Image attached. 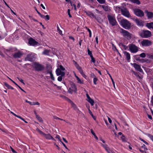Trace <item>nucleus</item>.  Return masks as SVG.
<instances>
[{"mask_svg": "<svg viewBox=\"0 0 153 153\" xmlns=\"http://www.w3.org/2000/svg\"><path fill=\"white\" fill-rule=\"evenodd\" d=\"M91 61L93 63H95V60L93 56H91Z\"/></svg>", "mask_w": 153, "mask_h": 153, "instance_id": "45", "label": "nucleus"}, {"mask_svg": "<svg viewBox=\"0 0 153 153\" xmlns=\"http://www.w3.org/2000/svg\"><path fill=\"white\" fill-rule=\"evenodd\" d=\"M86 97L87 98V99H88L87 100H88V99H90V98H90V96H89V95L88 94V93H86Z\"/></svg>", "mask_w": 153, "mask_h": 153, "instance_id": "61", "label": "nucleus"}, {"mask_svg": "<svg viewBox=\"0 0 153 153\" xmlns=\"http://www.w3.org/2000/svg\"><path fill=\"white\" fill-rule=\"evenodd\" d=\"M57 30L58 31L59 33L61 35H62V31L59 29V27H58V25L57 26Z\"/></svg>", "mask_w": 153, "mask_h": 153, "instance_id": "38", "label": "nucleus"}, {"mask_svg": "<svg viewBox=\"0 0 153 153\" xmlns=\"http://www.w3.org/2000/svg\"><path fill=\"white\" fill-rule=\"evenodd\" d=\"M142 46H149L152 45V42L149 40L144 39L141 42Z\"/></svg>", "mask_w": 153, "mask_h": 153, "instance_id": "10", "label": "nucleus"}, {"mask_svg": "<svg viewBox=\"0 0 153 153\" xmlns=\"http://www.w3.org/2000/svg\"><path fill=\"white\" fill-rule=\"evenodd\" d=\"M65 75V73L64 72H63L62 73V75L61 76H59L58 78V80L59 81L61 82L62 81V76H64Z\"/></svg>", "mask_w": 153, "mask_h": 153, "instance_id": "24", "label": "nucleus"}, {"mask_svg": "<svg viewBox=\"0 0 153 153\" xmlns=\"http://www.w3.org/2000/svg\"><path fill=\"white\" fill-rule=\"evenodd\" d=\"M120 23L121 26L126 29H128L131 28V24L127 20L125 19H122L120 22Z\"/></svg>", "mask_w": 153, "mask_h": 153, "instance_id": "1", "label": "nucleus"}, {"mask_svg": "<svg viewBox=\"0 0 153 153\" xmlns=\"http://www.w3.org/2000/svg\"><path fill=\"white\" fill-rule=\"evenodd\" d=\"M102 146L105 149V150L108 153H111V151L110 150L108 146V145L106 144H101Z\"/></svg>", "mask_w": 153, "mask_h": 153, "instance_id": "18", "label": "nucleus"}, {"mask_svg": "<svg viewBox=\"0 0 153 153\" xmlns=\"http://www.w3.org/2000/svg\"><path fill=\"white\" fill-rule=\"evenodd\" d=\"M10 148L12 152L14 153H17L11 146H10Z\"/></svg>", "mask_w": 153, "mask_h": 153, "instance_id": "55", "label": "nucleus"}, {"mask_svg": "<svg viewBox=\"0 0 153 153\" xmlns=\"http://www.w3.org/2000/svg\"><path fill=\"white\" fill-rule=\"evenodd\" d=\"M50 76H51V79H52L53 80H54V78L53 76V74H52V73H50Z\"/></svg>", "mask_w": 153, "mask_h": 153, "instance_id": "47", "label": "nucleus"}, {"mask_svg": "<svg viewBox=\"0 0 153 153\" xmlns=\"http://www.w3.org/2000/svg\"><path fill=\"white\" fill-rule=\"evenodd\" d=\"M34 66L35 70L37 71H41L44 68L43 65L36 62L34 63Z\"/></svg>", "mask_w": 153, "mask_h": 153, "instance_id": "7", "label": "nucleus"}, {"mask_svg": "<svg viewBox=\"0 0 153 153\" xmlns=\"http://www.w3.org/2000/svg\"><path fill=\"white\" fill-rule=\"evenodd\" d=\"M140 36L144 38H147L151 36L152 33L151 32L148 30H143L140 34Z\"/></svg>", "mask_w": 153, "mask_h": 153, "instance_id": "3", "label": "nucleus"}, {"mask_svg": "<svg viewBox=\"0 0 153 153\" xmlns=\"http://www.w3.org/2000/svg\"><path fill=\"white\" fill-rule=\"evenodd\" d=\"M50 51L48 50H45L43 52V53L44 54L48 55Z\"/></svg>", "mask_w": 153, "mask_h": 153, "instance_id": "31", "label": "nucleus"}, {"mask_svg": "<svg viewBox=\"0 0 153 153\" xmlns=\"http://www.w3.org/2000/svg\"><path fill=\"white\" fill-rule=\"evenodd\" d=\"M146 26L149 28H153V22H151L150 23H147Z\"/></svg>", "mask_w": 153, "mask_h": 153, "instance_id": "22", "label": "nucleus"}, {"mask_svg": "<svg viewBox=\"0 0 153 153\" xmlns=\"http://www.w3.org/2000/svg\"><path fill=\"white\" fill-rule=\"evenodd\" d=\"M145 13L146 14L148 19L151 18L153 17V13L151 12H149L147 10L145 11Z\"/></svg>", "mask_w": 153, "mask_h": 153, "instance_id": "19", "label": "nucleus"}, {"mask_svg": "<svg viewBox=\"0 0 153 153\" xmlns=\"http://www.w3.org/2000/svg\"><path fill=\"white\" fill-rule=\"evenodd\" d=\"M121 12L122 15L127 18L131 17L128 10L126 7H123L121 9Z\"/></svg>", "mask_w": 153, "mask_h": 153, "instance_id": "4", "label": "nucleus"}, {"mask_svg": "<svg viewBox=\"0 0 153 153\" xmlns=\"http://www.w3.org/2000/svg\"><path fill=\"white\" fill-rule=\"evenodd\" d=\"M66 99H67V101L71 103V104L73 103V102L70 99L68 98L67 97L66 98Z\"/></svg>", "mask_w": 153, "mask_h": 153, "instance_id": "57", "label": "nucleus"}, {"mask_svg": "<svg viewBox=\"0 0 153 153\" xmlns=\"http://www.w3.org/2000/svg\"><path fill=\"white\" fill-rule=\"evenodd\" d=\"M75 66L79 71L82 69L78 65H76Z\"/></svg>", "mask_w": 153, "mask_h": 153, "instance_id": "39", "label": "nucleus"}, {"mask_svg": "<svg viewBox=\"0 0 153 153\" xmlns=\"http://www.w3.org/2000/svg\"><path fill=\"white\" fill-rule=\"evenodd\" d=\"M88 54L90 56V57L91 56H93L92 53V52L91 51H90L89 49H88Z\"/></svg>", "mask_w": 153, "mask_h": 153, "instance_id": "46", "label": "nucleus"}, {"mask_svg": "<svg viewBox=\"0 0 153 153\" xmlns=\"http://www.w3.org/2000/svg\"><path fill=\"white\" fill-rule=\"evenodd\" d=\"M100 7H102L103 10L106 12H109L111 10L110 7L108 5H100Z\"/></svg>", "mask_w": 153, "mask_h": 153, "instance_id": "15", "label": "nucleus"}, {"mask_svg": "<svg viewBox=\"0 0 153 153\" xmlns=\"http://www.w3.org/2000/svg\"><path fill=\"white\" fill-rule=\"evenodd\" d=\"M56 138H57L59 140L60 142L61 141V140L60 138V136L58 135H56L55 137Z\"/></svg>", "mask_w": 153, "mask_h": 153, "instance_id": "50", "label": "nucleus"}, {"mask_svg": "<svg viewBox=\"0 0 153 153\" xmlns=\"http://www.w3.org/2000/svg\"><path fill=\"white\" fill-rule=\"evenodd\" d=\"M63 72H62L61 70L59 68H57L56 70V73L57 76L61 75L62 73Z\"/></svg>", "mask_w": 153, "mask_h": 153, "instance_id": "23", "label": "nucleus"}, {"mask_svg": "<svg viewBox=\"0 0 153 153\" xmlns=\"http://www.w3.org/2000/svg\"><path fill=\"white\" fill-rule=\"evenodd\" d=\"M132 2L136 3L137 4H140V1L139 0H130Z\"/></svg>", "mask_w": 153, "mask_h": 153, "instance_id": "28", "label": "nucleus"}, {"mask_svg": "<svg viewBox=\"0 0 153 153\" xmlns=\"http://www.w3.org/2000/svg\"><path fill=\"white\" fill-rule=\"evenodd\" d=\"M39 16H40L42 18H43V19H44L45 18V16L44 15H42V14H40L39 15Z\"/></svg>", "mask_w": 153, "mask_h": 153, "instance_id": "62", "label": "nucleus"}, {"mask_svg": "<svg viewBox=\"0 0 153 153\" xmlns=\"http://www.w3.org/2000/svg\"><path fill=\"white\" fill-rule=\"evenodd\" d=\"M45 19L46 21L49 20L50 19L49 16L48 15L45 16Z\"/></svg>", "mask_w": 153, "mask_h": 153, "instance_id": "41", "label": "nucleus"}, {"mask_svg": "<svg viewBox=\"0 0 153 153\" xmlns=\"http://www.w3.org/2000/svg\"><path fill=\"white\" fill-rule=\"evenodd\" d=\"M141 147L142 148H144L145 150H147V149L146 147V146L144 144H143L142 146Z\"/></svg>", "mask_w": 153, "mask_h": 153, "instance_id": "59", "label": "nucleus"}, {"mask_svg": "<svg viewBox=\"0 0 153 153\" xmlns=\"http://www.w3.org/2000/svg\"><path fill=\"white\" fill-rule=\"evenodd\" d=\"M123 53L125 56H126V58L127 60L129 61L130 59V54L126 51L123 52Z\"/></svg>", "mask_w": 153, "mask_h": 153, "instance_id": "20", "label": "nucleus"}, {"mask_svg": "<svg viewBox=\"0 0 153 153\" xmlns=\"http://www.w3.org/2000/svg\"><path fill=\"white\" fill-rule=\"evenodd\" d=\"M121 138L123 142H126V141L125 137L123 135H122V136L121 137Z\"/></svg>", "mask_w": 153, "mask_h": 153, "instance_id": "35", "label": "nucleus"}, {"mask_svg": "<svg viewBox=\"0 0 153 153\" xmlns=\"http://www.w3.org/2000/svg\"><path fill=\"white\" fill-rule=\"evenodd\" d=\"M151 102L152 105H153V96L151 98Z\"/></svg>", "mask_w": 153, "mask_h": 153, "instance_id": "64", "label": "nucleus"}, {"mask_svg": "<svg viewBox=\"0 0 153 153\" xmlns=\"http://www.w3.org/2000/svg\"><path fill=\"white\" fill-rule=\"evenodd\" d=\"M11 114H12L14 116H15V117H18V118H19V117H20V116H19V115H17L16 114H15V113H14L13 112H12V111H11Z\"/></svg>", "mask_w": 153, "mask_h": 153, "instance_id": "53", "label": "nucleus"}, {"mask_svg": "<svg viewBox=\"0 0 153 153\" xmlns=\"http://www.w3.org/2000/svg\"><path fill=\"white\" fill-rule=\"evenodd\" d=\"M140 55L141 57L142 58H144L146 56V54L144 53H142L140 54Z\"/></svg>", "mask_w": 153, "mask_h": 153, "instance_id": "44", "label": "nucleus"}, {"mask_svg": "<svg viewBox=\"0 0 153 153\" xmlns=\"http://www.w3.org/2000/svg\"><path fill=\"white\" fill-rule=\"evenodd\" d=\"M85 12L86 13L87 16H90V17L92 16L93 18H96L95 16L91 12H87L86 11H85Z\"/></svg>", "mask_w": 153, "mask_h": 153, "instance_id": "21", "label": "nucleus"}, {"mask_svg": "<svg viewBox=\"0 0 153 153\" xmlns=\"http://www.w3.org/2000/svg\"><path fill=\"white\" fill-rule=\"evenodd\" d=\"M28 42L30 45L34 46L37 45L39 43L32 38H30Z\"/></svg>", "mask_w": 153, "mask_h": 153, "instance_id": "12", "label": "nucleus"}, {"mask_svg": "<svg viewBox=\"0 0 153 153\" xmlns=\"http://www.w3.org/2000/svg\"><path fill=\"white\" fill-rule=\"evenodd\" d=\"M91 133L94 136V137L97 140H98V138L97 137V136L95 134L93 130L92 129H91Z\"/></svg>", "mask_w": 153, "mask_h": 153, "instance_id": "29", "label": "nucleus"}, {"mask_svg": "<svg viewBox=\"0 0 153 153\" xmlns=\"http://www.w3.org/2000/svg\"><path fill=\"white\" fill-rule=\"evenodd\" d=\"M131 64L133 66L134 68L138 71L140 72H142L143 71V70L141 68L140 66L139 65L135 63Z\"/></svg>", "mask_w": 153, "mask_h": 153, "instance_id": "13", "label": "nucleus"}, {"mask_svg": "<svg viewBox=\"0 0 153 153\" xmlns=\"http://www.w3.org/2000/svg\"><path fill=\"white\" fill-rule=\"evenodd\" d=\"M52 67L51 66L47 67V73L50 74L52 73Z\"/></svg>", "mask_w": 153, "mask_h": 153, "instance_id": "25", "label": "nucleus"}, {"mask_svg": "<svg viewBox=\"0 0 153 153\" xmlns=\"http://www.w3.org/2000/svg\"><path fill=\"white\" fill-rule=\"evenodd\" d=\"M4 85L7 87L8 89H11L12 90L14 89V88L11 87V86L9 84H8L6 82L4 83Z\"/></svg>", "mask_w": 153, "mask_h": 153, "instance_id": "26", "label": "nucleus"}, {"mask_svg": "<svg viewBox=\"0 0 153 153\" xmlns=\"http://www.w3.org/2000/svg\"><path fill=\"white\" fill-rule=\"evenodd\" d=\"M43 136L46 139L48 140H55V139L50 134H45Z\"/></svg>", "mask_w": 153, "mask_h": 153, "instance_id": "16", "label": "nucleus"}, {"mask_svg": "<svg viewBox=\"0 0 153 153\" xmlns=\"http://www.w3.org/2000/svg\"><path fill=\"white\" fill-rule=\"evenodd\" d=\"M72 107L74 108V109L76 110L77 109V108L76 105L73 102L71 104Z\"/></svg>", "mask_w": 153, "mask_h": 153, "instance_id": "36", "label": "nucleus"}, {"mask_svg": "<svg viewBox=\"0 0 153 153\" xmlns=\"http://www.w3.org/2000/svg\"><path fill=\"white\" fill-rule=\"evenodd\" d=\"M17 78L19 80V81L21 82L24 85H25V83L23 81V79H21L20 78H19L18 77H17Z\"/></svg>", "mask_w": 153, "mask_h": 153, "instance_id": "49", "label": "nucleus"}, {"mask_svg": "<svg viewBox=\"0 0 153 153\" xmlns=\"http://www.w3.org/2000/svg\"><path fill=\"white\" fill-rule=\"evenodd\" d=\"M87 30L88 31L89 34V37H91V30L88 28L87 29Z\"/></svg>", "mask_w": 153, "mask_h": 153, "instance_id": "52", "label": "nucleus"}, {"mask_svg": "<svg viewBox=\"0 0 153 153\" xmlns=\"http://www.w3.org/2000/svg\"><path fill=\"white\" fill-rule=\"evenodd\" d=\"M121 33L123 35L124 37L129 39L131 38V34L129 32L123 29H121Z\"/></svg>", "mask_w": 153, "mask_h": 153, "instance_id": "6", "label": "nucleus"}, {"mask_svg": "<svg viewBox=\"0 0 153 153\" xmlns=\"http://www.w3.org/2000/svg\"><path fill=\"white\" fill-rule=\"evenodd\" d=\"M87 101L91 104L92 106L94 105V101L93 99H91V98H90L89 99L87 100Z\"/></svg>", "mask_w": 153, "mask_h": 153, "instance_id": "27", "label": "nucleus"}, {"mask_svg": "<svg viewBox=\"0 0 153 153\" xmlns=\"http://www.w3.org/2000/svg\"><path fill=\"white\" fill-rule=\"evenodd\" d=\"M98 79L96 77H94L93 79V82L94 84L96 85V82L97 81Z\"/></svg>", "mask_w": 153, "mask_h": 153, "instance_id": "40", "label": "nucleus"}, {"mask_svg": "<svg viewBox=\"0 0 153 153\" xmlns=\"http://www.w3.org/2000/svg\"><path fill=\"white\" fill-rule=\"evenodd\" d=\"M34 53H30L27 55V56L25 58V60L26 61H32L33 59L34 58Z\"/></svg>", "mask_w": 153, "mask_h": 153, "instance_id": "11", "label": "nucleus"}, {"mask_svg": "<svg viewBox=\"0 0 153 153\" xmlns=\"http://www.w3.org/2000/svg\"><path fill=\"white\" fill-rule=\"evenodd\" d=\"M135 14L137 16L141 17L144 16L143 12L140 9H135L134 10Z\"/></svg>", "mask_w": 153, "mask_h": 153, "instance_id": "8", "label": "nucleus"}, {"mask_svg": "<svg viewBox=\"0 0 153 153\" xmlns=\"http://www.w3.org/2000/svg\"><path fill=\"white\" fill-rule=\"evenodd\" d=\"M148 137H149L153 141V136L151 135L150 134H148Z\"/></svg>", "mask_w": 153, "mask_h": 153, "instance_id": "48", "label": "nucleus"}, {"mask_svg": "<svg viewBox=\"0 0 153 153\" xmlns=\"http://www.w3.org/2000/svg\"><path fill=\"white\" fill-rule=\"evenodd\" d=\"M36 130L37 131H38L40 134L42 135L43 136L44 135V134H45L44 132H43L42 131L40 130L38 128L36 129Z\"/></svg>", "mask_w": 153, "mask_h": 153, "instance_id": "37", "label": "nucleus"}, {"mask_svg": "<svg viewBox=\"0 0 153 153\" xmlns=\"http://www.w3.org/2000/svg\"><path fill=\"white\" fill-rule=\"evenodd\" d=\"M36 118L38 119V120L40 122H42L43 120L42 118L39 116L38 115H36Z\"/></svg>", "mask_w": 153, "mask_h": 153, "instance_id": "30", "label": "nucleus"}, {"mask_svg": "<svg viewBox=\"0 0 153 153\" xmlns=\"http://www.w3.org/2000/svg\"><path fill=\"white\" fill-rule=\"evenodd\" d=\"M60 142L62 144V145L66 149H68V148H67V146H66L65 144L62 141H61Z\"/></svg>", "mask_w": 153, "mask_h": 153, "instance_id": "58", "label": "nucleus"}, {"mask_svg": "<svg viewBox=\"0 0 153 153\" xmlns=\"http://www.w3.org/2000/svg\"><path fill=\"white\" fill-rule=\"evenodd\" d=\"M149 58H150V59H153V55H149Z\"/></svg>", "mask_w": 153, "mask_h": 153, "instance_id": "63", "label": "nucleus"}, {"mask_svg": "<svg viewBox=\"0 0 153 153\" xmlns=\"http://www.w3.org/2000/svg\"><path fill=\"white\" fill-rule=\"evenodd\" d=\"M140 140H141L142 141H143L146 144L148 145V143H147L146 142L145 140H144L143 139H142V138H140Z\"/></svg>", "mask_w": 153, "mask_h": 153, "instance_id": "54", "label": "nucleus"}, {"mask_svg": "<svg viewBox=\"0 0 153 153\" xmlns=\"http://www.w3.org/2000/svg\"><path fill=\"white\" fill-rule=\"evenodd\" d=\"M59 69L62 71H64L65 70V69L64 68L63 66L62 65H60L59 66Z\"/></svg>", "mask_w": 153, "mask_h": 153, "instance_id": "43", "label": "nucleus"}, {"mask_svg": "<svg viewBox=\"0 0 153 153\" xmlns=\"http://www.w3.org/2000/svg\"><path fill=\"white\" fill-rule=\"evenodd\" d=\"M77 82L78 83H80L81 84H83V80L81 81L79 78L78 79H77Z\"/></svg>", "mask_w": 153, "mask_h": 153, "instance_id": "42", "label": "nucleus"}, {"mask_svg": "<svg viewBox=\"0 0 153 153\" xmlns=\"http://www.w3.org/2000/svg\"><path fill=\"white\" fill-rule=\"evenodd\" d=\"M91 77L93 78H94V77H96V76H95L94 74L93 73H91Z\"/></svg>", "mask_w": 153, "mask_h": 153, "instance_id": "60", "label": "nucleus"}, {"mask_svg": "<svg viewBox=\"0 0 153 153\" xmlns=\"http://www.w3.org/2000/svg\"><path fill=\"white\" fill-rule=\"evenodd\" d=\"M70 10L69 9H68V15H69V17L71 18V17H72V16L70 14Z\"/></svg>", "mask_w": 153, "mask_h": 153, "instance_id": "51", "label": "nucleus"}, {"mask_svg": "<svg viewBox=\"0 0 153 153\" xmlns=\"http://www.w3.org/2000/svg\"><path fill=\"white\" fill-rule=\"evenodd\" d=\"M88 111L89 113L92 116L93 119H94V120H95L96 119V117L93 115V114H92V112H91V111L90 110V109H88Z\"/></svg>", "mask_w": 153, "mask_h": 153, "instance_id": "33", "label": "nucleus"}, {"mask_svg": "<svg viewBox=\"0 0 153 153\" xmlns=\"http://www.w3.org/2000/svg\"><path fill=\"white\" fill-rule=\"evenodd\" d=\"M128 47L130 51L133 53H136L138 50V47L133 44H129L128 45Z\"/></svg>", "mask_w": 153, "mask_h": 153, "instance_id": "5", "label": "nucleus"}, {"mask_svg": "<svg viewBox=\"0 0 153 153\" xmlns=\"http://www.w3.org/2000/svg\"><path fill=\"white\" fill-rule=\"evenodd\" d=\"M71 87L69 88L68 90V92L70 94H72L73 92H74L75 93L77 92V88L75 84L73 82L70 83Z\"/></svg>", "mask_w": 153, "mask_h": 153, "instance_id": "2", "label": "nucleus"}, {"mask_svg": "<svg viewBox=\"0 0 153 153\" xmlns=\"http://www.w3.org/2000/svg\"><path fill=\"white\" fill-rule=\"evenodd\" d=\"M108 18L110 23L112 26H114L116 25V22L115 18L111 15H108Z\"/></svg>", "mask_w": 153, "mask_h": 153, "instance_id": "9", "label": "nucleus"}, {"mask_svg": "<svg viewBox=\"0 0 153 153\" xmlns=\"http://www.w3.org/2000/svg\"><path fill=\"white\" fill-rule=\"evenodd\" d=\"M121 8L117 6L115 8V10L118 13H119L120 11H121Z\"/></svg>", "mask_w": 153, "mask_h": 153, "instance_id": "32", "label": "nucleus"}, {"mask_svg": "<svg viewBox=\"0 0 153 153\" xmlns=\"http://www.w3.org/2000/svg\"><path fill=\"white\" fill-rule=\"evenodd\" d=\"M100 4H104L105 2V0H97Z\"/></svg>", "mask_w": 153, "mask_h": 153, "instance_id": "34", "label": "nucleus"}, {"mask_svg": "<svg viewBox=\"0 0 153 153\" xmlns=\"http://www.w3.org/2000/svg\"><path fill=\"white\" fill-rule=\"evenodd\" d=\"M19 118L20 119H21L23 121H24L25 123H27V121L25 120H24V119L23 118H22V117H21V116H20V117H19Z\"/></svg>", "mask_w": 153, "mask_h": 153, "instance_id": "56", "label": "nucleus"}, {"mask_svg": "<svg viewBox=\"0 0 153 153\" xmlns=\"http://www.w3.org/2000/svg\"><path fill=\"white\" fill-rule=\"evenodd\" d=\"M22 55V53L21 51H19L14 53L13 55V56L14 58H20Z\"/></svg>", "mask_w": 153, "mask_h": 153, "instance_id": "14", "label": "nucleus"}, {"mask_svg": "<svg viewBox=\"0 0 153 153\" xmlns=\"http://www.w3.org/2000/svg\"><path fill=\"white\" fill-rule=\"evenodd\" d=\"M135 21L138 25L140 26H143L144 22L142 20H140L137 19H136L135 20Z\"/></svg>", "mask_w": 153, "mask_h": 153, "instance_id": "17", "label": "nucleus"}]
</instances>
